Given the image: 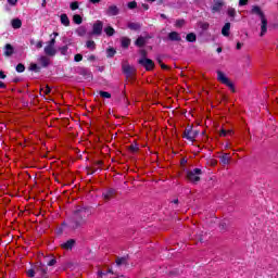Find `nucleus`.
I'll use <instances>...</instances> for the list:
<instances>
[{"label":"nucleus","instance_id":"37998d69","mask_svg":"<svg viewBox=\"0 0 278 278\" xmlns=\"http://www.w3.org/2000/svg\"><path fill=\"white\" fill-rule=\"evenodd\" d=\"M27 275H28L29 277H35L36 273L34 271V269H28V270H27Z\"/></svg>","mask_w":278,"mask_h":278},{"label":"nucleus","instance_id":"6e6d98bb","mask_svg":"<svg viewBox=\"0 0 278 278\" xmlns=\"http://www.w3.org/2000/svg\"><path fill=\"white\" fill-rule=\"evenodd\" d=\"M217 53H223V48H217Z\"/></svg>","mask_w":278,"mask_h":278},{"label":"nucleus","instance_id":"864d4df0","mask_svg":"<svg viewBox=\"0 0 278 278\" xmlns=\"http://www.w3.org/2000/svg\"><path fill=\"white\" fill-rule=\"evenodd\" d=\"M143 10H149V4H142Z\"/></svg>","mask_w":278,"mask_h":278},{"label":"nucleus","instance_id":"69168bd1","mask_svg":"<svg viewBox=\"0 0 278 278\" xmlns=\"http://www.w3.org/2000/svg\"><path fill=\"white\" fill-rule=\"evenodd\" d=\"M90 60H94V56H91Z\"/></svg>","mask_w":278,"mask_h":278},{"label":"nucleus","instance_id":"cd10ccee","mask_svg":"<svg viewBox=\"0 0 278 278\" xmlns=\"http://www.w3.org/2000/svg\"><path fill=\"white\" fill-rule=\"evenodd\" d=\"M100 97H102V99H111L112 94L108 91H100Z\"/></svg>","mask_w":278,"mask_h":278},{"label":"nucleus","instance_id":"a211bd4d","mask_svg":"<svg viewBox=\"0 0 278 278\" xmlns=\"http://www.w3.org/2000/svg\"><path fill=\"white\" fill-rule=\"evenodd\" d=\"M231 29V24L226 23L224 27L222 28L223 36H229V30Z\"/></svg>","mask_w":278,"mask_h":278},{"label":"nucleus","instance_id":"b1692460","mask_svg":"<svg viewBox=\"0 0 278 278\" xmlns=\"http://www.w3.org/2000/svg\"><path fill=\"white\" fill-rule=\"evenodd\" d=\"M188 42H197V35L194 33H190L186 37Z\"/></svg>","mask_w":278,"mask_h":278},{"label":"nucleus","instance_id":"4d7b16f0","mask_svg":"<svg viewBox=\"0 0 278 278\" xmlns=\"http://www.w3.org/2000/svg\"><path fill=\"white\" fill-rule=\"evenodd\" d=\"M0 88H5V85L3 84V81H0Z\"/></svg>","mask_w":278,"mask_h":278},{"label":"nucleus","instance_id":"412c9836","mask_svg":"<svg viewBox=\"0 0 278 278\" xmlns=\"http://www.w3.org/2000/svg\"><path fill=\"white\" fill-rule=\"evenodd\" d=\"M130 45H131V39H129L127 37L122 38V47L124 49H127V47H129Z\"/></svg>","mask_w":278,"mask_h":278},{"label":"nucleus","instance_id":"c9c22d12","mask_svg":"<svg viewBox=\"0 0 278 278\" xmlns=\"http://www.w3.org/2000/svg\"><path fill=\"white\" fill-rule=\"evenodd\" d=\"M71 10L75 11V10H79V3L78 2H72L70 4Z\"/></svg>","mask_w":278,"mask_h":278},{"label":"nucleus","instance_id":"4c0bfd02","mask_svg":"<svg viewBox=\"0 0 278 278\" xmlns=\"http://www.w3.org/2000/svg\"><path fill=\"white\" fill-rule=\"evenodd\" d=\"M185 23H186V21H184V20H177L176 21V27H184Z\"/></svg>","mask_w":278,"mask_h":278},{"label":"nucleus","instance_id":"c756f323","mask_svg":"<svg viewBox=\"0 0 278 278\" xmlns=\"http://www.w3.org/2000/svg\"><path fill=\"white\" fill-rule=\"evenodd\" d=\"M106 53L108 58H114V55L116 54V50H114V48H111L106 50Z\"/></svg>","mask_w":278,"mask_h":278},{"label":"nucleus","instance_id":"3c124183","mask_svg":"<svg viewBox=\"0 0 278 278\" xmlns=\"http://www.w3.org/2000/svg\"><path fill=\"white\" fill-rule=\"evenodd\" d=\"M237 49H238V50L242 49V43H241V42H238V43H237Z\"/></svg>","mask_w":278,"mask_h":278},{"label":"nucleus","instance_id":"f704fd0d","mask_svg":"<svg viewBox=\"0 0 278 278\" xmlns=\"http://www.w3.org/2000/svg\"><path fill=\"white\" fill-rule=\"evenodd\" d=\"M37 273H41V275H47V267L45 265H41L38 269Z\"/></svg>","mask_w":278,"mask_h":278},{"label":"nucleus","instance_id":"f257e3e1","mask_svg":"<svg viewBox=\"0 0 278 278\" xmlns=\"http://www.w3.org/2000/svg\"><path fill=\"white\" fill-rule=\"evenodd\" d=\"M252 14H256L261 18V36H265L268 31V20H266V15H264V12H262V9L260 7H253Z\"/></svg>","mask_w":278,"mask_h":278},{"label":"nucleus","instance_id":"2f4dec72","mask_svg":"<svg viewBox=\"0 0 278 278\" xmlns=\"http://www.w3.org/2000/svg\"><path fill=\"white\" fill-rule=\"evenodd\" d=\"M16 72L17 73H25V65H23L22 63L16 65Z\"/></svg>","mask_w":278,"mask_h":278},{"label":"nucleus","instance_id":"2eb2a0df","mask_svg":"<svg viewBox=\"0 0 278 278\" xmlns=\"http://www.w3.org/2000/svg\"><path fill=\"white\" fill-rule=\"evenodd\" d=\"M114 194H116V191L114 189H109L103 193V198L105 199V201H110V199H112Z\"/></svg>","mask_w":278,"mask_h":278},{"label":"nucleus","instance_id":"603ef678","mask_svg":"<svg viewBox=\"0 0 278 278\" xmlns=\"http://www.w3.org/2000/svg\"><path fill=\"white\" fill-rule=\"evenodd\" d=\"M91 3H101V0H90Z\"/></svg>","mask_w":278,"mask_h":278},{"label":"nucleus","instance_id":"79ce46f5","mask_svg":"<svg viewBox=\"0 0 278 278\" xmlns=\"http://www.w3.org/2000/svg\"><path fill=\"white\" fill-rule=\"evenodd\" d=\"M41 92H43V94H49L51 92V88L46 87L45 89H41Z\"/></svg>","mask_w":278,"mask_h":278},{"label":"nucleus","instance_id":"052dcab7","mask_svg":"<svg viewBox=\"0 0 278 278\" xmlns=\"http://www.w3.org/2000/svg\"><path fill=\"white\" fill-rule=\"evenodd\" d=\"M212 165H213V166H216V161H213V162H212Z\"/></svg>","mask_w":278,"mask_h":278},{"label":"nucleus","instance_id":"13d9d810","mask_svg":"<svg viewBox=\"0 0 278 278\" xmlns=\"http://www.w3.org/2000/svg\"><path fill=\"white\" fill-rule=\"evenodd\" d=\"M226 131H227V136H231V134H233L232 130H226Z\"/></svg>","mask_w":278,"mask_h":278},{"label":"nucleus","instance_id":"4468645a","mask_svg":"<svg viewBox=\"0 0 278 278\" xmlns=\"http://www.w3.org/2000/svg\"><path fill=\"white\" fill-rule=\"evenodd\" d=\"M11 25L13 29H21V27H23V22L18 18H14L12 20Z\"/></svg>","mask_w":278,"mask_h":278},{"label":"nucleus","instance_id":"774afa93","mask_svg":"<svg viewBox=\"0 0 278 278\" xmlns=\"http://www.w3.org/2000/svg\"><path fill=\"white\" fill-rule=\"evenodd\" d=\"M149 1L153 2V1H155V0H149Z\"/></svg>","mask_w":278,"mask_h":278},{"label":"nucleus","instance_id":"dca6fc26","mask_svg":"<svg viewBox=\"0 0 278 278\" xmlns=\"http://www.w3.org/2000/svg\"><path fill=\"white\" fill-rule=\"evenodd\" d=\"M219 159H220L222 164H224V166H227V164H229V162H231V157L229 156V153L223 154Z\"/></svg>","mask_w":278,"mask_h":278},{"label":"nucleus","instance_id":"f3484780","mask_svg":"<svg viewBox=\"0 0 278 278\" xmlns=\"http://www.w3.org/2000/svg\"><path fill=\"white\" fill-rule=\"evenodd\" d=\"M61 23H62V25H64L65 27H68V25H71V20H68V15H66V14H61Z\"/></svg>","mask_w":278,"mask_h":278},{"label":"nucleus","instance_id":"a18cd8bd","mask_svg":"<svg viewBox=\"0 0 278 278\" xmlns=\"http://www.w3.org/2000/svg\"><path fill=\"white\" fill-rule=\"evenodd\" d=\"M8 3H10V5H16V3H18V0H8Z\"/></svg>","mask_w":278,"mask_h":278},{"label":"nucleus","instance_id":"7c9ffc66","mask_svg":"<svg viewBox=\"0 0 278 278\" xmlns=\"http://www.w3.org/2000/svg\"><path fill=\"white\" fill-rule=\"evenodd\" d=\"M77 34H78V36H86V27L80 26V27L77 29Z\"/></svg>","mask_w":278,"mask_h":278},{"label":"nucleus","instance_id":"c03bdc74","mask_svg":"<svg viewBox=\"0 0 278 278\" xmlns=\"http://www.w3.org/2000/svg\"><path fill=\"white\" fill-rule=\"evenodd\" d=\"M48 45H49L50 47H55V38H52V39L48 42Z\"/></svg>","mask_w":278,"mask_h":278},{"label":"nucleus","instance_id":"1a4fd4ad","mask_svg":"<svg viewBox=\"0 0 278 278\" xmlns=\"http://www.w3.org/2000/svg\"><path fill=\"white\" fill-rule=\"evenodd\" d=\"M223 5H225V2H223V0H214L212 12H220V10H223Z\"/></svg>","mask_w":278,"mask_h":278},{"label":"nucleus","instance_id":"e2e57ef3","mask_svg":"<svg viewBox=\"0 0 278 278\" xmlns=\"http://www.w3.org/2000/svg\"><path fill=\"white\" fill-rule=\"evenodd\" d=\"M161 16H162L163 18H166V15H164V14H162Z\"/></svg>","mask_w":278,"mask_h":278},{"label":"nucleus","instance_id":"e433bc0d","mask_svg":"<svg viewBox=\"0 0 278 278\" xmlns=\"http://www.w3.org/2000/svg\"><path fill=\"white\" fill-rule=\"evenodd\" d=\"M228 16H231L233 18V16H236V9H228Z\"/></svg>","mask_w":278,"mask_h":278},{"label":"nucleus","instance_id":"680f3d73","mask_svg":"<svg viewBox=\"0 0 278 278\" xmlns=\"http://www.w3.org/2000/svg\"><path fill=\"white\" fill-rule=\"evenodd\" d=\"M174 203H179V200H174Z\"/></svg>","mask_w":278,"mask_h":278},{"label":"nucleus","instance_id":"ea45409f","mask_svg":"<svg viewBox=\"0 0 278 278\" xmlns=\"http://www.w3.org/2000/svg\"><path fill=\"white\" fill-rule=\"evenodd\" d=\"M219 136H220V138L227 137V130H226V129H222V130L219 131Z\"/></svg>","mask_w":278,"mask_h":278},{"label":"nucleus","instance_id":"5701e85b","mask_svg":"<svg viewBox=\"0 0 278 278\" xmlns=\"http://www.w3.org/2000/svg\"><path fill=\"white\" fill-rule=\"evenodd\" d=\"M140 24L138 23H129L128 24V29H131L132 31H138V29H140Z\"/></svg>","mask_w":278,"mask_h":278},{"label":"nucleus","instance_id":"8fccbe9b","mask_svg":"<svg viewBox=\"0 0 278 278\" xmlns=\"http://www.w3.org/2000/svg\"><path fill=\"white\" fill-rule=\"evenodd\" d=\"M41 8H47V0H42Z\"/></svg>","mask_w":278,"mask_h":278},{"label":"nucleus","instance_id":"20e7f679","mask_svg":"<svg viewBox=\"0 0 278 278\" xmlns=\"http://www.w3.org/2000/svg\"><path fill=\"white\" fill-rule=\"evenodd\" d=\"M199 136V130L192 129V127H187L184 132V138L189 140L190 142H194L197 137Z\"/></svg>","mask_w":278,"mask_h":278},{"label":"nucleus","instance_id":"09e8293b","mask_svg":"<svg viewBox=\"0 0 278 278\" xmlns=\"http://www.w3.org/2000/svg\"><path fill=\"white\" fill-rule=\"evenodd\" d=\"M0 79H5V74L3 73V71H0Z\"/></svg>","mask_w":278,"mask_h":278},{"label":"nucleus","instance_id":"f8f14e48","mask_svg":"<svg viewBox=\"0 0 278 278\" xmlns=\"http://www.w3.org/2000/svg\"><path fill=\"white\" fill-rule=\"evenodd\" d=\"M13 54H14V47H12V45L10 43H7L4 47V55L7 58H10V55H13Z\"/></svg>","mask_w":278,"mask_h":278},{"label":"nucleus","instance_id":"5fc2aeb1","mask_svg":"<svg viewBox=\"0 0 278 278\" xmlns=\"http://www.w3.org/2000/svg\"><path fill=\"white\" fill-rule=\"evenodd\" d=\"M124 71H125V73H129V66H124Z\"/></svg>","mask_w":278,"mask_h":278},{"label":"nucleus","instance_id":"393cba45","mask_svg":"<svg viewBox=\"0 0 278 278\" xmlns=\"http://www.w3.org/2000/svg\"><path fill=\"white\" fill-rule=\"evenodd\" d=\"M73 21H74V23L76 24V25H81V23H83V18H81V15H79V14H75L74 16H73Z\"/></svg>","mask_w":278,"mask_h":278},{"label":"nucleus","instance_id":"423d86ee","mask_svg":"<svg viewBox=\"0 0 278 278\" xmlns=\"http://www.w3.org/2000/svg\"><path fill=\"white\" fill-rule=\"evenodd\" d=\"M79 218V212H76L74 215V219L68 223V227L71 229H77V227L84 225V219H78Z\"/></svg>","mask_w":278,"mask_h":278},{"label":"nucleus","instance_id":"a19ab883","mask_svg":"<svg viewBox=\"0 0 278 278\" xmlns=\"http://www.w3.org/2000/svg\"><path fill=\"white\" fill-rule=\"evenodd\" d=\"M56 260L55 258H51L49 262H48V266H55L56 264Z\"/></svg>","mask_w":278,"mask_h":278},{"label":"nucleus","instance_id":"473e14b6","mask_svg":"<svg viewBox=\"0 0 278 278\" xmlns=\"http://www.w3.org/2000/svg\"><path fill=\"white\" fill-rule=\"evenodd\" d=\"M127 263V258L126 257H121L116 260V264L117 266H122V264H126Z\"/></svg>","mask_w":278,"mask_h":278},{"label":"nucleus","instance_id":"f03ea898","mask_svg":"<svg viewBox=\"0 0 278 278\" xmlns=\"http://www.w3.org/2000/svg\"><path fill=\"white\" fill-rule=\"evenodd\" d=\"M217 81H219V84H224V86H227V88H229L231 92H236V87L233 86V83L229 80V78L223 71H217Z\"/></svg>","mask_w":278,"mask_h":278},{"label":"nucleus","instance_id":"7ed1b4c3","mask_svg":"<svg viewBox=\"0 0 278 278\" xmlns=\"http://www.w3.org/2000/svg\"><path fill=\"white\" fill-rule=\"evenodd\" d=\"M201 169L194 168L193 170L188 172L187 179L191 181V184H198V181H201Z\"/></svg>","mask_w":278,"mask_h":278},{"label":"nucleus","instance_id":"de8ad7c7","mask_svg":"<svg viewBox=\"0 0 278 278\" xmlns=\"http://www.w3.org/2000/svg\"><path fill=\"white\" fill-rule=\"evenodd\" d=\"M36 48H37V49H42V41H38V42L36 43Z\"/></svg>","mask_w":278,"mask_h":278},{"label":"nucleus","instance_id":"bf43d9fd","mask_svg":"<svg viewBox=\"0 0 278 278\" xmlns=\"http://www.w3.org/2000/svg\"><path fill=\"white\" fill-rule=\"evenodd\" d=\"M161 68H168V66H166L165 64H162Z\"/></svg>","mask_w":278,"mask_h":278},{"label":"nucleus","instance_id":"4be33fe9","mask_svg":"<svg viewBox=\"0 0 278 278\" xmlns=\"http://www.w3.org/2000/svg\"><path fill=\"white\" fill-rule=\"evenodd\" d=\"M74 244H75V240L71 239L67 242L63 243L62 247L63 249L68 250V249H73Z\"/></svg>","mask_w":278,"mask_h":278},{"label":"nucleus","instance_id":"6ab92c4d","mask_svg":"<svg viewBox=\"0 0 278 278\" xmlns=\"http://www.w3.org/2000/svg\"><path fill=\"white\" fill-rule=\"evenodd\" d=\"M104 34H106V36H114V34H116V30L114 29V27L108 26L104 28Z\"/></svg>","mask_w":278,"mask_h":278},{"label":"nucleus","instance_id":"6e6552de","mask_svg":"<svg viewBox=\"0 0 278 278\" xmlns=\"http://www.w3.org/2000/svg\"><path fill=\"white\" fill-rule=\"evenodd\" d=\"M106 16H118L121 14V9L115 4L109 5L105 11Z\"/></svg>","mask_w":278,"mask_h":278},{"label":"nucleus","instance_id":"a878e982","mask_svg":"<svg viewBox=\"0 0 278 278\" xmlns=\"http://www.w3.org/2000/svg\"><path fill=\"white\" fill-rule=\"evenodd\" d=\"M29 71H33L34 73H40V66L36 63H30Z\"/></svg>","mask_w":278,"mask_h":278},{"label":"nucleus","instance_id":"72a5a7b5","mask_svg":"<svg viewBox=\"0 0 278 278\" xmlns=\"http://www.w3.org/2000/svg\"><path fill=\"white\" fill-rule=\"evenodd\" d=\"M60 51L62 55H66L68 53V46L61 47Z\"/></svg>","mask_w":278,"mask_h":278},{"label":"nucleus","instance_id":"0eeeda50","mask_svg":"<svg viewBox=\"0 0 278 278\" xmlns=\"http://www.w3.org/2000/svg\"><path fill=\"white\" fill-rule=\"evenodd\" d=\"M139 64H141V66H144L146 71H153L155 66V63H153V60L147 59V58L140 59Z\"/></svg>","mask_w":278,"mask_h":278},{"label":"nucleus","instance_id":"9d476101","mask_svg":"<svg viewBox=\"0 0 278 278\" xmlns=\"http://www.w3.org/2000/svg\"><path fill=\"white\" fill-rule=\"evenodd\" d=\"M37 61L43 68H47V66H49V64H51V59H49L48 56H45V55L39 56Z\"/></svg>","mask_w":278,"mask_h":278},{"label":"nucleus","instance_id":"aec40b11","mask_svg":"<svg viewBox=\"0 0 278 278\" xmlns=\"http://www.w3.org/2000/svg\"><path fill=\"white\" fill-rule=\"evenodd\" d=\"M135 45H136L137 47H144V45H147V39H146L144 37H139V38L136 40Z\"/></svg>","mask_w":278,"mask_h":278},{"label":"nucleus","instance_id":"c85d7f7f","mask_svg":"<svg viewBox=\"0 0 278 278\" xmlns=\"http://www.w3.org/2000/svg\"><path fill=\"white\" fill-rule=\"evenodd\" d=\"M127 5L129 10H136V8H138V2L131 1V2H128Z\"/></svg>","mask_w":278,"mask_h":278},{"label":"nucleus","instance_id":"ddd939ff","mask_svg":"<svg viewBox=\"0 0 278 278\" xmlns=\"http://www.w3.org/2000/svg\"><path fill=\"white\" fill-rule=\"evenodd\" d=\"M45 53H46V55H50V56H53V55H55V47H53V46H46L45 47Z\"/></svg>","mask_w":278,"mask_h":278},{"label":"nucleus","instance_id":"0e129e2a","mask_svg":"<svg viewBox=\"0 0 278 278\" xmlns=\"http://www.w3.org/2000/svg\"><path fill=\"white\" fill-rule=\"evenodd\" d=\"M226 149H229V144H226Z\"/></svg>","mask_w":278,"mask_h":278},{"label":"nucleus","instance_id":"49530a36","mask_svg":"<svg viewBox=\"0 0 278 278\" xmlns=\"http://www.w3.org/2000/svg\"><path fill=\"white\" fill-rule=\"evenodd\" d=\"M249 3V0H239V5H247Z\"/></svg>","mask_w":278,"mask_h":278},{"label":"nucleus","instance_id":"9b49d317","mask_svg":"<svg viewBox=\"0 0 278 278\" xmlns=\"http://www.w3.org/2000/svg\"><path fill=\"white\" fill-rule=\"evenodd\" d=\"M168 38L172 40V42H181V35H179L177 31L169 33Z\"/></svg>","mask_w":278,"mask_h":278},{"label":"nucleus","instance_id":"39448f33","mask_svg":"<svg viewBox=\"0 0 278 278\" xmlns=\"http://www.w3.org/2000/svg\"><path fill=\"white\" fill-rule=\"evenodd\" d=\"M103 34V22L100 20L96 21L93 26H92V36H101Z\"/></svg>","mask_w":278,"mask_h":278},{"label":"nucleus","instance_id":"bb28decb","mask_svg":"<svg viewBox=\"0 0 278 278\" xmlns=\"http://www.w3.org/2000/svg\"><path fill=\"white\" fill-rule=\"evenodd\" d=\"M86 47L87 49H91V51H94V49L97 48V45L94 43L93 40H89L87 41Z\"/></svg>","mask_w":278,"mask_h":278},{"label":"nucleus","instance_id":"58836bf2","mask_svg":"<svg viewBox=\"0 0 278 278\" xmlns=\"http://www.w3.org/2000/svg\"><path fill=\"white\" fill-rule=\"evenodd\" d=\"M74 60H75L76 62H81V60H84V55H81V54H76V55L74 56Z\"/></svg>","mask_w":278,"mask_h":278},{"label":"nucleus","instance_id":"338daca9","mask_svg":"<svg viewBox=\"0 0 278 278\" xmlns=\"http://www.w3.org/2000/svg\"><path fill=\"white\" fill-rule=\"evenodd\" d=\"M54 36H58V33H54Z\"/></svg>","mask_w":278,"mask_h":278}]
</instances>
